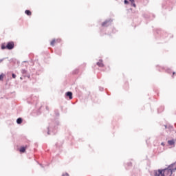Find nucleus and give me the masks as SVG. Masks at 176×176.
Wrapping results in <instances>:
<instances>
[{
    "instance_id": "nucleus-1",
    "label": "nucleus",
    "mask_w": 176,
    "mask_h": 176,
    "mask_svg": "<svg viewBox=\"0 0 176 176\" xmlns=\"http://www.w3.org/2000/svg\"><path fill=\"white\" fill-rule=\"evenodd\" d=\"M166 170H168V168L164 170L159 169L158 170H154V176H174L171 173H166Z\"/></svg>"
},
{
    "instance_id": "nucleus-2",
    "label": "nucleus",
    "mask_w": 176,
    "mask_h": 176,
    "mask_svg": "<svg viewBox=\"0 0 176 176\" xmlns=\"http://www.w3.org/2000/svg\"><path fill=\"white\" fill-rule=\"evenodd\" d=\"M14 47V43L13 42H9L6 45L5 44L1 45L2 50L5 49H8V50H12Z\"/></svg>"
},
{
    "instance_id": "nucleus-3",
    "label": "nucleus",
    "mask_w": 176,
    "mask_h": 176,
    "mask_svg": "<svg viewBox=\"0 0 176 176\" xmlns=\"http://www.w3.org/2000/svg\"><path fill=\"white\" fill-rule=\"evenodd\" d=\"M67 97L69 98V100H72V92L68 91L66 93Z\"/></svg>"
},
{
    "instance_id": "nucleus-4",
    "label": "nucleus",
    "mask_w": 176,
    "mask_h": 176,
    "mask_svg": "<svg viewBox=\"0 0 176 176\" xmlns=\"http://www.w3.org/2000/svg\"><path fill=\"white\" fill-rule=\"evenodd\" d=\"M16 123H17L18 124H21V123H23V119H21V118H18V119L16 120Z\"/></svg>"
},
{
    "instance_id": "nucleus-5",
    "label": "nucleus",
    "mask_w": 176,
    "mask_h": 176,
    "mask_svg": "<svg viewBox=\"0 0 176 176\" xmlns=\"http://www.w3.org/2000/svg\"><path fill=\"white\" fill-rule=\"evenodd\" d=\"M168 144L169 145H174V144H175V142H174V140H168Z\"/></svg>"
},
{
    "instance_id": "nucleus-6",
    "label": "nucleus",
    "mask_w": 176,
    "mask_h": 176,
    "mask_svg": "<svg viewBox=\"0 0 176 176\" xmlns=\"http://www.w3.org/2000/svg\"><path fill=\"white\" fill-rule=\"evenodd\" d=\"M97 65L98 67H104V64L102 63V61L100 60L99 62L97 63Z\"/></svg>"
},
{
    "instance_id": "nucleus-7",
    "label": "nucleus",
    "mask_w": 176,
    "mask_h": 176,
    "mask_svg": "<svg viewBox=\"0 0 176 176\" xmlns=\"http://www.w3.org/2000/svg\"><path fill=\"white\" fill-rule=\"evenodd\" d=\"M25 14H27L28 16H31L32 13L31 11L27 10L25 11Z\"/></svg>"
},
{
    "instance_id": "nucleus-8",
    "label": "nucleus",
    "mask_w": 176,
    "mask_h": 176,
    "mask_svg": "<svg viewBox=\"0 0 176 176\" xmlns=\"http://www.w3.org/2000/svg\"><path fill=\"white\" fill-rule=\"evenodd\" d=\"M19 151L21 153H24L25 152V147H21Z\"/></svg>"
},
{
    "instance_id": "nucleus-9",
    "label": "nucleus",
    "mask_w": 176,
    "mask_h": 176,
    "mask_svg": "<svg viewBox=\"0 0 176 176\" xmlns=\"http://www.w3.org/2000/svg\"><path fill=\"white\" fill-rule=\"evenodd\" d=\"M109 23V21H106L103 23H102V27H107V24Z\"/></svg>"
},
{
    "instance_id": "nucleus-10",
    "label": "nucleus",
    "mask_w": 176,
    "mask_h": 176,
    "mask_svg": "<svg viewBox=\"0 0 176 176\" xmlns=\"http://www.w3.org/2000/svg\"><path fill=\"white\" fill-rule=\"evenodd\" d=\"M129 1H130V2H131L132 6H133V8H135L136 6H135V4L134 3V0H129Z\"/></svg>"
},
{
    "instance_id": "nucleus-11",
    "label": "nucleus",
    "mask_w": 176,
    "mask_h": 176,
    "mask_svg": "<svg viewBox=\"0 0 176 176\" xmlns=\"http://www.w3.org/2000/svg\"><path fill=\"white\" fill-rule=\"evenodd\" d=\"M54 43H56V40H52L50 43L51 46H54Z\"/></svg>"
},
{
    "instance_id": "nucleus-12",
    "label": "nucleus",
    "mask_w": 176,
    "mask_h": 176,
    "mask_svg": "<svg viewBox=\"0 0 176 176\" xmlns=\"http://www.w3.org/2000/svg\"><path fill=\"white\" fill-rule=\"evenodd\" d=\"M0 80H3V74L0 75Z\"/></svg>"
},
{
    "instance_id": "nucleus-13",
    "label": "nucleus",
    "mask_w": 176,
    "mask_h": 176,
    "mask_svg": "<svg viewBox=\"0 0 176 176\" xmlns=\"http://www.w3.org/2000/svg\"><path fill=\"white\" fill-rule=\"evenodd\" d=\"M22 74H27V71L25 69H23L22 70Z\"/></svg>"
},
{
    "instance_id": "nucleus-14",
    "label": "nucleus",
    "mask_w": 176,
    "mask_h": 176,
    "mask_svg": "<svg viewBox=\"0 0 176 176\" xmlns=\"http://www.w3.org/2000/svg\"><path fill=\"white\" fill-rule=\"evenodd\" d=\"M12 78H13L14 79H16V74H12Z\"/></svg>"
},
{
    "instance_id": "nucleus-15",
    "label": "nucleus",
    "mask_w": 176,
    "mask_h": 176,
    "mask_svg": "<svg viewBox=\"0 0 176 176\" xmlns=\"http://www.w3.org/2000/svg\"><path fill=\"white\" fill-rule=\"evenodd\" d=\"M63 176H69L68 173H65V175H63Z\"/></svg>"
},
{
    "instance_id": "nucleus-16",
    "label": "nucleus",
    "mask_w": 176,
    "mask_h": 176,
    "mask_svg": "<svg viewBox=\"0 0 176 176\" xmlns=\"http://www.w3.org/2000/svg\"><path fill=\"white\" fill-rule=\"evenodd\" d=\"M124 3H125V4L129 3V1H127V0H124Z\"/></svg>"
},
{
    "instance_id": "nucleus-17",
    "label": "nucleus",
    "mask_w": 176,
    "mask_h": 176,
    "mask_svg": "<svg viewBox=\"0 0 176 176\" xmlns=\"http://www.w3.org/2000/svg\"><path fill=\"white\" fill-rule=\"evenodd\" d=\"M2 61H3V59H0V63H2Z\"/></svg>"
},
{
    "instance_id": "nucleus-18",
    "label": "nucleus",
    "mask_w": 176,
    "mask_h": 176,
    "mask_svg": "<svg viewBox=\"0 0 176 176\" xmlns=\"http://www.w3.org/2000/svg\"><path fill=\"white\" fill-rule=\"evenodd\" d=\"M161 145L164 146V143L162 142V143L161 144Z\"/></svg>"
},
{
    "instance_id": "nucleus-19",
    "label": "nucleus",
    "mask_w": 176,
    "mask_h": 176,
    "mask_svg": "<svg viewBox=\"0 0 176 176\" xmlns=\"http://www.w3.org/2000/svg\"><path fill=\"white\" fill-rule=\"evenodd\" d=\"M175 74V72H173V75Z\"/></svg>"
}]
</instances>
